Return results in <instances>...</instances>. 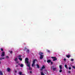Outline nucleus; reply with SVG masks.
I'll return each instance as SVG.
<instances>
[{
    "instance_id": "obj_37",
    "label": "nucleus",
    "mask_w": 75,
    "mask_h": 75,
    "mask_svg": "<svg viewBox=\"0 0 75 75\" xmlns=\"http://www.w3.org/2000/svg\"><path fill=\"white\" fill-rule=\"evenodd\" d=\"M68 72L69 74H70V73H71V71H68Z\"/></svg>"
},
{
    "instance_id": "obj_22",
    "label": "nucleus",
    "mask_w": 75,
    "mask_h": 75,
    "mask_svg": "<svg viewBox=\"0 0 75 75\" xmlns=\"http://www.w3.org/2000/svg\"><path fill=\"white\" fill-rule=\"evenodd\" d=\"M53 71H55V70H56V68H54L53 69Z\"/></svg>"
},
{
    "instance_id": "obj_31",
    "label": "nucleus",
    "mask_w": 75,
    "mask_h": 75,
    "mask_svg": "<svg viewBox=\"0 0 75 75\" xmlns=\"http://www.w3.org/2000/svg\"><path fill=\"white\" fill-rule=\"evenodd\" d=\"M51 58L52 59H54V58H55V57H52Z\"/></svg>"
},
{
    "instance_id": "obj_20",
    "label": "nucleus",
    "mask_w": 75,
    "mask_h": 75,
    "mask_svg": "<svg viewBox=\"0 0 75 75\" xmlns=\"http://www.w3.org/2000/svg\"><path fill=\"white\" fill-rule=\"evenodd\" d=\"M40 73L41 74V75H45L44 74H43V72H41Z\"/></svg>"
},
{
    "instance_id": "obj_4",
    "label": "nucleus",
    "mask_w": 75,
    "mask_h": 75,
    "mask_svg": "<svg viewBox=\"0 0 75 75\" xmlns=\"http://www.w3.org/2000/svg\"><path fill=\"white\" fill-rule=\"evenodd\" d=\"M66 57H67V58H70L71 57V55L70 54H67V55L66 56Z\"/></svg>"
},
{
    "instance_id": "obj_9",
    "label": "nucleus",
    "mask_w": 75,
    "mask_h": 75,
    "mask_svg": "<svg viewBox=\"0 0 75 75\" xmlns=\"http://www.w3.org/2000/svg\"><path fill=\"white\" fill-rule=\"evenodd\" d=\"M56 60H57V58L55 57V58L53 59V61H56Z\"/></svg>"
},
{
    "instance_id": "obj_34",
    "label": "nucleus",
    "mask_w": 75,
    "mask_h": 75,
    "mask_svg": "<svg viewBox=\"0 0 75 75\" xmlns=\"http://www.w3.org/2000/svg\"><path fill=\"white\" fill-rule=\"evenodd\" d=\"M69 69H70H70H71V67H69Z\"/></svg>"
},
{
    "instance_id": "obj_5",
    "label": "nucleus",
    "mask_w": 75,
    "mask_h": 75,
    "mask_svg": "<svg viewBox=\"0 0 75 75\" xmlns=\"http://www.w3.org/2000/svg\"><path fill=\"white\" fill-rule=\"evenodd\" d=\"M51 59H48L47 61V63H50V62H51Z\"/></svg>"
},
{
    "instance_id": "obj_27",
    "label": "nucleus",
    "mask_w": 75,
    "mask_h": 75,
    "mask_svg": "<svg viewBox=\"0 0 75 75\" xmlns=\"http://www.w3.org/2000/svg\"><path fill=\"white\" fill-rule=\"evenodd\" d=\"M26 49H27V48L26 47H25V48L24 49V51Z\"/></svg>"
},
{
    "instance_id": "obj_18",
    "label": "nucleus",
    "mask_w": 75,
    "mask_h": 75,
    "mask_svg": "<svg viewBox=\"0 0 75 75\" xmlns=\"http://www.w3.org/2000/svg\"><path fill=\"white\" fill-rule=\"evenodd\" d=\"M60 69H62V65H61L59 66Z\"/></svg>"
},
{
    "instance_id": "obj_8",
    "label": "nucleus",
    "mask_w": 75,
    "mask_h": 75,
    "mask_svg": "<svg viewBox=\"0 0 75 75\" xmlns=\"http://www.w3.org/2000/svg\"><path fill=\"white\" fill-rule=\"evenodd\" d=\"M7 70L8 72H9L10 71V68H8L7 69Z\"/></svg>"
},
{
    "instance_id": "obj_33",
    "label": "nucleus",
    "mask_w": 75,
    "mask_h": 75,
    "mask_svg": "<svg viewBox=\"0 0 75 75\" xmlns=\"http://www.w3.org/2000/svg\"><path fill=\"white\" fill-rule=\"evenodd\" d=\"M71 61H74V59H71Z\"/></svg>"
},
{
    "instance_id": "obj_28",
    "label": "nucleus",
    "mask_w": 75,
    "mask_h": 75,
    "mask_svg": "<svg viewBox=\"0 0 75 75\" xmlns=\"http://www.w3.org/2000/svg\"><path fill=\"white\" fill-rule=\"evenodd\" d=\"M50 62H51V65H52V64H53V62L51 61Z\"/></svg>"
},
{
    "instance_id": "obj_19",
    "label": "nucleus",
    "mask_w": 75,
    "mask_h": 75,
    "mask_svg": "<svg viewBox=\"0 0 75 75\" xmlns=\"http://www.w3.org/2000/svg\"><path fill=\"white\" fill-rule=\"evenodd\" d=\"M19 74L20 75H22V72H19Z\"/></svg>"
},
{
    "instance_id": "obj_41",
    "label": "nucleus",
    "mask_w": 75,
    "mask_h": 75,
    "mask_svg": "<svg viewBox=\"0 0 75 75\" xmlns=\"http://www.w3.org/2000/svg\"><path fill=\"white\" fill-rule=\"evenodd\" d=\"M46 62V60H44V62Z\"/></svg>"
},
{
    "instance_id": "obj_3",
    "label": "nucleus",
    "mask_w": 75,
    "mask_h": 75,
    "mask_svg": "<svg viewBox=\"0 0 75 75\" xmlns=\"http://www.w3.org/2000/svg\"><path fill=\"white\" fill-rule=\"evenodd\" d=\"M5 55V53L4 52H3L2 53L1 55V57H4Z\"/></svg>"
},
{
    "instance_id": "obj_2",
    "label": "nucleus",
    "mask_w": 75,
    "mask_h": 75,
    "mask_svg": "<svg viewBox=\"0 0 75 75\" xmlns=\"http://www.w3.org/2000/svg\"><path fill=\"white\" fill-rule=\"evenodd\" d=\"M43 53L41 52H40L39 53V55H40V59H42V58H43V57H44V55H43Z\"/></svg>"
},
{
    "instance_id": "obj_43",
    "label": "nucleus",
    "mask_w": 75,
    "mask_h": 75,
    "mask_svg": "<svg viewBox=\"0 0 75 75\" xmlns=\"http://www.w3.org/2000/svg\"><path fill=\"white\" fill-rule=\"evenodd\" d=\"M0 64H1V62L0 61Z\"/></svg>"
},
{
    "instance_id": "obj_14",
    "label": "nucleus",
    "mask_w": 75,
    "mask_h": 75,
    "mask_svg": "<svg viewBox=\"0 0 75 75\" xmlns=\"http://www.w3.org/2000/svg\"><path fill=\"white\" fill-rule=\"evenodd\" d=\"M20 67H24V65L23 64H21L20 65Z\"/></svg>"
},
{
    "instance_id": "obj_15",
    "label": "nucleus",
    "mask_w": 75,
    "mask_h": 75,
    "mask_svg": "<svg viewBox=\"0 0 75 75\" xmlns=\"http://www.w3.org/2000/svg\"><path fill=\"white\" fill-rule=\"evenodd\" d=\"M14 61H18V59H17V58H16L14 59Z\"/></svg>"
},
{
    "instance_id": "obj_7",
    "label": "nucleus",
    "mask_w": 75,
    "mask_h": 75,
    "mask_svg": "<svg viewBox=\"0 0 75 75\" xmlns=\"http://www.w3.org/2000/svg\"><path fill=\"white\" fill-rule=\"evenodd\" d=\"M35 61H37V59H35L33 61V63L35 64Z\"/></svg>"
},
{
    "instance_id": "obj_16",
    "label": "nucleus",
    "mask_w": 75,
    "mask_h": 75,
    "mask_svg": "<svg viewBox=\"0 0 75 75\" xmlns=\"http://www.w3.org/2000/svg\"><path fill=\"white\" fill-rule=\"evenodd\" d=\"M64 66L66 68L68 69V67L67 66V65L65 64V65Z\"/></svg>"
},
{
    "instance_id": "obj_11",
    "label": "nucleus",
    "mask_w": 75,
    "mask_h": 75,
    "mask_svg": "<svg viewBox=\"0 0 75 75\" xmlns=\"http://www.w3.org/2000/svg\"><path fill=\"white\" fill-rule=\"evenodd\" d=\"M5 59V57L0 58V60H2V59Z\"/></svg>"
},
{
    "instance_id": "obj_21",
    "label": "nucleus",
    "mask_w": 75,
    "mask_h": 75,
    "mask_svg": "<svg viewBox=\"0 0 75 75\" xmlns=\"http://www.w3.org/2000/svg\"><path fill=\"white\" fill-rule=\"evenodd\" d=\"M34 63H33L32 64V67H34Z\"/></svg>"
},
{
    "instance_id": "obj_10",
    "label": "nucleus",
    "mask_w": 75,
    "mask_h": 75,
    "mask_svg": "<svg viewBox=\"0 0 75 75\" xmlns=\"http://www.w3.org/2000/svg\"><path fill=\"white\" fill-rule=\"evenodd\" d=\"M37 67L38 68H40V66L38 65V64H36Z\"/></svg>"
},
{
    "instance_id": "obj_17",
    "label": "nucleus",
    "mask_w": 75,
    "mask_h": 75,
    "mask_svg": "<svg viewBox=\"0 0 75 75\" xmlns=\"http://www.w3.org/2000/svg\"><path fill=\"white\" fill-rule=\"evenodd\" d=\"M43 69H45V66L44 65H43L42 67Z\"/></svg>"
},
{
    "instance_id": "obj_42",
    "label": "nucleus",
    "mask_w": 75,
    "mask_h": 75,
    "mask_svg": "<svg viewBox=\"0 0 75 75\" xmlns=\"http://www.w3.org/2000/svg\"><path fill=\"white\" fill-rule=\"evenodd\" d=\"M18 65H20V64H18Z\"/></svg>"
},
{
    "instance_id": "obj_30",
    "label": "nucleus",
    "mask_w": 75,
    "mask_h": 75,
    "mask_svg": "<svg viewBox=\"0 0 75 75\" xmlns=\"http://www.w3.org/2000/svg\"><path fill=\"white\" fill-rule=\"evenodd\" d=\"M62 70L60 69L59 70V72H62Z\"/></svg>"
},
{
    "instance_id": "obj_38",
    "label": "nucleus",
    "mask_w": 75,
    "mask_h": 75,
    "mask_svg": "<svg viewBox=\"0 0 75 75\" xmlns=\"http://www.w3.org/2000/svg\"><path fill=\"white\" fill-rule=\"evenodd\" d=\"M64 61H66V59H64Z\"/></svg>"
},
{
    "instance_id": "obj_6",
    "label": "nucleus",
    "mask_w": 75,
    "mask_h": 75,
    "mask_svg": "<svg viewBox=\"0 0 75 75\" xmlns=\"http://www.w3.org/2000/svg\"><path fill=\"white\" fill-rule=\"evenodd\" d=\"M27 54H28L30 52V50L29 49H27L26 51Z\"/></svg>"
},
{
    "instance_id": "obj_36",
    "label": "nucleus",
    "mask_w": 75,
    "mask_h": 75,
    "mask_svg": "<svg viewBox=\"0 0 75 75\" xmlns=\"http://www.w3.org/2000/svg\"><path fill=\"white\" fill-rule=\"evenodd\" d=\"M15 72L16 73H17V70H15Z\"/></svg>"
},
{
    "instance_id": "obj_35",
    "label": "nucleus",
    "mask_w": 75,
    "mask_h": 75,
    "mask_svg": "<svg viewBox=\"0 0 75 75\" xmlns=\"http://www.w3.org/2000/svg\"><path fill=\"white\" fill-rule=\"evenodd\" d=\"M6 58H9V57H8V56H6Z\"/></svg>"
},
{
    "instance_id": "obj_40",
    "label": "nucleus",
    "mask_w": 75,
    "mask_h": 75,
    "mask_svg": "<svg viewBox=\"0 0 75 75\" xmlns=\"http://www.w3.org/2000/svg\"><path fill=\"white\" fill-rule=\"evenodd\" d=\"M30 74H31V73H32L31 71H30Z\"/></svg>"
},
{
    "instance_id": "obj_25",
    "label": "nucleus",
    "mask_w": 75,
    "mask_h": 75,
    "mask_svg": "<svg viewBox=\"0 0 75 75\" xmlns=\"http://www.w3.org/2000/svg\"><path fill=\"white\" fill-rule=\"evenodd\" d=\"M18 58H21V55H19L18 56Z\"/></svg>"
},
{
    "instance_id": "obj_12",
    "label": "nucleus",
    "mask_w": 75,
    "mask_h": 75,
    "mask_svg": "<svg viewBox=\"0 0 75 75\" xmlns=\"http://www.w3.org/2000/svg\"><path fill=\"white\" fill-rule=\"evenodd\" d=\"M9 52H10L9 53H10V54H13V51H9Z\"/></svg>"
},
{
    "instance_id": "obj_23",
    "label": "nucleus",
    "mask_w": 75,
    "mask_h": 75,
    "mask_svg": "<svg viewBox=\"0 0 75 75\" xmlns=\"http://www.w3.org/2000/svg\"><path fill=\"white\" fill-rule=\"evenodd\" d=\"M18 59L20 60V61H22V58H18Z\"/></svg>"
},
{
    "instance_id": "obj_24",
    "label": "nucleus",
    "mask_w": 75,
    "mask_h": 75,
    "mask_svg": "<svg viewBox=\"0 0 75 75\" xmlns=\"http://www.w3.org/2000/svg\"><path fill=\"white\" fill-rule=\"evenodd\" d=\"M0 50L1 51H3V49L2 48H0Z\"/></svg>"
},
{
    "instance_id": "obj_13",
    "label": "nucleus",
    "mask_w": 75,
    "mask_h": 75,
    "mask_svg": "<svg viewBox=\"0 0 75 75\" xmlns=\"http://www.w3.org/2000/svg\"><path fill=\"white\" fill-rule=\"evenodd\" d=\"M0 75H3V73L1 71H0Z\"/></svg>"
},
{
    "instance_id": "obj_32",
    "label": "nucleus",
    "mask_w": 75,
    "mask_h": 75,
    "mask_svg": "<svg viewBox=\"0 0 75 75\" xmlns=\"http://www.w3.org/2000/svg\"><path fill=\"white\" fill-rule=\"evenodd\" d=\"M43 68H41L40 69V71H42V70H43Z\"/></svg>"
},
{
    "instance_id": "obj_1",
    "label": "nucleus",
    "mask_w": 75,
    "mask_h": 75,
    "mask_svg": "<svg viewBox=\"0 0 75 75\" xmlns=\"http://www.w3.org/2000/svg\"><path fill=\"white\" fill-rule=\"evenodd\" d=\"M25 62L26 63V64L27 66L29 68V70L30 71L32 70V68L31 67H30V62H28V59L27 58H26L25 59Z\"/></svg>"
},
{
    "instance_id": "obj_29",
    "label": "nucleus",
    "mask_w": 75,
    "mask_h": 75,
    "mask_svg": "<svg viewBox=\"0 0 75 75\" xmlns=\"http://www.w3.org/2000/svg\"><path fill=\"white\" fill-rule=\"evenodd\" d=\"M72 67L73 68H74V69H75V66H73Z\"/></svg>"
},
{
    "instance_id": "obj_26",
    "label": "nucleus",
    "mask_w": 75,
    "mask_h": 75,
    "mask_svg": "<svg viewBox=\"0 0 75 75\" xmlns=\"http://www.w3.org/2000/svg\"><path fill=\"white\" fill-rule=\"evenodd\" d=\"M47 52H49V53L50 52V50H47Z\"/></svg>"
},
{
    "instance_id": "obj_39",
    "label": "nucleus",
    "mask_w": 75,
    "mask_h": 75,
    "mask_svg": "<svg viewBox=\"0 0 75 75\" xmlns=\"http://www.w3.org/2000/svg\"><path fill=\"white\" fill-rule=\"evenodd\" d=\"M18 67V65L16 66V67Z\"/></svg>"
}]
</instances>
